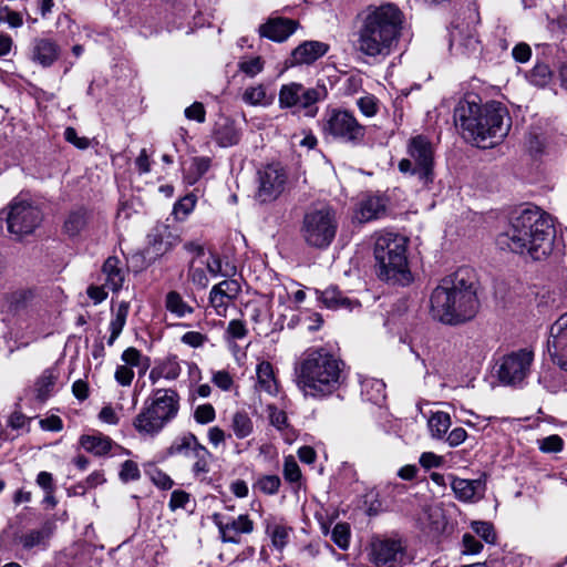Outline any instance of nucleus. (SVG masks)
<instances>
[{
    "label": "nucleus",
    "mask_w": 567,
    "mask_h": 567,
    "mask_svg": "<svg viewBox=\"0 0 567 567\" xmlns=\"http://www.w3.org/2000/svg\"><path fill=\"white\" fill-rule=\"evenodd\" d=\"M556 230L553 218L537 207L523 209L508 228L498 235L497 245L534 260L545 259L553 251Z\"/></svg>",
    "instance_id": "f257e3e1"
},
{
    "label": "nucleus",
    "mask_w": 567,
    "mask_h": 567,
    "mask_svg": "<svg viewBox=\"0 0 567 567\" xmlns=\"http://www.w3.org/2000/svg\"><path fill=\"white\" fill-rule=\"evenodd\" d=\"M454 120L464 138L482 148L496 145L511 127L508 112L498 102L481 105L474 100H462L454 110Z\"/></svg>",
    "instance_id": "f03ea898"
},
{
    "label": "nucleus",
    "mask_w": 567,
    "mask_h": 567,
    "mask_svg": "<svg viewBox=\"0 0 567 567\" xmlns=\"http://www.w3.org/2000/svg\"><path fill=\"white\" fill-rule=\"evenodd\" d=\"M431 313L446 324H460L475 317L478 300L471 271L458 269L444 277L431 295Z\"/></svg>",
    "instance_id": "7ed1b4c3"
},
{
    "label": "nucleus",
    "mask_w": 567,
    "mask_h": 567,
    "mask_svg": "<svg viewBox=\"0 0 567 567\" xmlns=\"http://www.w3.org/2000/svg\"><path fill=\"white\" fill-rule=\"evenodd\" d=\"M402 25V12L392 3L368 11L358 31V50L367 56H388L395 47Z\"/></svg>",
    "instance_id": "20e7f679"
},
{
    "label": "nucleus",
    "mask_w": 567,
    "mask_h": 567,
    "mask_svg": "<svg viewBox=\"0 0 567 567\" xmlns=\"http://www.w3.org/2000/svg\"><path fill=\"white\" fill-rule=\"evenodd\" d=\"M408 238L400 234L391 231L375 234L373 254L379 278L402 286L413 280L408 260Z\"/></svg>",
    "instance_id": "39448f33"
},
{
    "label": "nucleus",
    "mask_w": 567,
    "mask_h": 567,
    "mask_svg": "<svg viewBox=\"0 0 567 567\" xmlns=\"http://www.w3.org/2000/svg\"><path fill=\"white\" fill-rule=\"evenodd\" d=\"M179 395L174 389H156L135 416L133 425L141 435L154 436L178 413Z\"/></svg>",
    "instance_id": "423d86ee"
},
{
    "label": "nucleus",
    "mask_w": 567,
    "mask_h": 567,
    "mask_svg": "<svg viewBox=\"0 0 567 567\" xmlns=\"http://www.w3.org/2000/svg\"><path fill=\"white\" fill-rule=\"evenodd\" d=\"M409 158L399 163L400 172L409 173L417 179L422 188L427 187L434 179V151L431 142L423 135L412 137L408 145Z\"/></svg>",
    "instance_id": "0eeeda50"
},
{
    "label": "nucleus",
    "mask_w": 567,
    "mask_h": 567,
    "mask_svg": "<svg viewBox=\"0 0 567 567\" xmlns=\"http://www.w3.org/2000/svg\"><path fill=\"white\" fill-rule=\"evenodd\" d=\"M169 455H183L192 462L190 472L196 481L204 482L210 472L213 454L193 433L177 437L168 447Z\"/></svg>",
    "instance_id": "6e6552de"
},
{
    "label": "nucleus",
    "mask_w": 567,
    "mask_h": 567,
    "mask_svg": "<svg viewBox=\"0 0 567 567\" xmlns=\"http://www.w3.org/2000/svg\"><path fill=\"white\" fill-rule=\"evenodd\" d=\"M7 229L17 238L33 233L42 220V213L30 200L18 196L12 199L6 214Z\"/></svg>",
    "instance_id": "1a4fd4ad"
},
{
    "label": "nucleus",
    "mask_w": 567,
    "mask_h": 567,
    "mask_svg": "<svg viewBox=\"0 0 567 567\" xmlns=\"http://www.w3.org/2000/svg\"><path fill=\"white\" fill-rule=\"evenodd\" d=\"M534 353L527 349L513 351L501 358L496 374L504 385H519L530 372Z\"/></svg>",
    "instance_id": "9d476101"
},
{
    "label": "nucleus",
    "mask_w": 567,
    "mask_h": 567,
    "mask_svg": "<svg viewBox=\"0 0 567 567\" xmlns=\"http://www.w3.org/2000/svg\"><path fill=\"white\" fill-rule=\"evenodd\" d=\"M257 183L256 198L261 203L275 200L286 189L288 172L281 163H269L259 168Z\"/></svg>",
    "instance_id": "9b49d317"
},
{
    "label": "nucleus",
    "mask_w": 567,
    "mask_h": 567,
    "mask_svg": "<svg viewBox=\"0 0 567 567\" xmlns=\"http://www.w3.org/2000/svg\"><path fill=\"white\" fill-rule=\"evenodd\" d=\"M295 382L305 396L316 398L319 391V349L305 350L295 363Z\"/></svg>",
    "instance_id": "f8f14e48"
},
{
    "label": "nucleus",
    "mask_w": 567,
    "mask_h": 567,
    "mask_svg": "<svg viewBox=\"0 0 567 567\" xmlns=\"http://www.w3.org/2000/svg\"><path fill=\"white\" fill-rule=\"evenodd\" d=\"M319 94L315 89H306L300 83L284 84L279 91V106L281 109L298 107L305 115L313 117L317 114Z\"/></svg>",
    "instance_id": "ddd939ff"
},
{
    "label": "nucleus",
    "mask_w": 567,
    "mask_h": 567,
    "mask_svg": "<svg viewBox=\"0 0 567 567\" xmlns=\"http://www.w3.org/2000/svg\"><path fill=\"white\" fill-rule=\"evenodd\" d=\"M348 369L333 353L321 352V396L331 395L346 384Z\"/></svg>",
    "instance_id": "4468645a"
},
{
    "label": "nucleus",
    "mask_w": 567,
    "mask_h": 567,
    "mask_svg": "<svg viewBox=\"0 0 567 567\" xmlns=\"http://www.w3.org/2000/svg\"><path fill=\"white\" fill-rule=\"evenodd\" d=\"M405 547L400 539L378 538L371 545V560L377 567H398L406 561Z\"/></svg>",
    "instance_id": "2eb2a0df"
},
{
    "label": "nucleus",
    "mask_w": 567,
    "mask_h": 567,
    "mask_svg": "<svg viewBox=\"0 0 567 567\" xmlns=\"http://www.w3.org/2000/svg\"><path fill=\"white\" fill-rule=\"evenodd\" d=\"M327 133L346 141L360 140L364 135V128L354 116L347 111L333 110L327 121Z\"/></svg>",
    "instance_id": "dca6fc26"
},
{
    "label": "nucleus",
    "mask_w": 567,
    "mask_h": 567,
    "mask_svg": "<svg viewBox=\"0 0 567 567\" xmlns=\"http://www.w3.org/2000/svg\"><path fill=\"white\" fill-rule=\"evenodd\" d=\"M547 350L553 362L567 371V312L551 324Z\"/></svg>",
    "instance_id": "f3484780"
},
{
    "label": "nucleus",
    "mask_w": 567,
    "mask_h": 567,
    "mask_svg": "<svg viewBox=\"0 0 567 567\" xmlns=\"http://www.w3.org/2000/svg\"><path fill=\"white\" fill-rule=\"evenodd\" d=\"M213 522L218 527L221 540L225 543L238 544L241 534H250L254 529V522L246 514L236 518L214 514Z\"/></svg>",
    "instance_id": "a211bd4d"
},
{
    "label": "nucleus",
    "mask_w": 567,
    "mask_h": 567,
    "mask_svg": "<svg viewBox=\"0 0 567 567\" xmlns=\"http://www.w3.org/2000/svg\"><path fill=\"white\" fill-rule=\"evenodd\" d=\"M298 28V22L292 19L271 17L258 28V33L274 42L286 41Z\"/></svg>",
    "instance_id": "6ab92c4d"
},
{
    "label": "nucleus",
    "mask_w": 567,
    "mask_h": 567,
    "mask_svg": "<svg viewBox=\"0 0 567 567\" xmlns=\"http://www.w3.org/2000/svg\"><path fill=\"white\" fill-rule=\"evenodd\" d=\"M147 238L146 252L152 257L163 256L179 243V236L174 234L168 226L156 227Z\"/></svg>",
    "instance_id": "aec40b11"
},
{
    "label": "nucleus",
    "mask_w": 567,
    "mask_h": 567,
    "mask_svg": "<svg viewBox=\"0 0 567 567\" xmlns=\"http://www.w3.org/2000/svg\"><path fill=\"white\" fill-rule=\"evenodd\" d=\"M386 213V199L380 195H367L357 206L354 218L359 223H368L382 218Z\"/></svg>",
    "instance_id": "412c9836"
},
{
    "label": "nucleus",
    "mask_w": 567,
    "mask_h": 567,
    "mask_svg": "<svg viewBox=\"0 0 567 567\" xmlns=\"http://www.w3.org/2000/svg\"><path fill=\"white\" fill-rule=\"evenodd\" d=\"M127 275L126 266L115 256L109 257L101 270V280L113 292L122 289Z\"/></svg>",
    "instance_id": "4be33fe9"
},
{
    "label": "nucleus",
    "mask_w": 567,
    "mask_h": 567,
    "mask_svg": "<svg viewBox=\"0 0 567 567\" xmlns=\"http://www.w3.org/2000/svg\"><path fill=\"white\" fill-rule=\"evenodd\" d=\"M80 445L89 453L95 456H103L110 453L114 447L128 455L131 452L117 445L111 437L95 432L93 434H85L80 437Z\"/></svg>",
    "instance_id": "5701e85b"
},
{
    "label": "nucleus",
    "mask_w": 567,
    "mask_h": 567,
    "mask_svg": "<svg viewBox=\"0 0 567 567\" xmlns=\"http://www.w3.org/2000/svg\"><path fill=\"white\" fill-rule=\"evenodd\" d=\"M451 487L455 497L465 503L478 501L483 495V484L478 480H465L454 475H450Z\"/></svg>",
    "instance_id": "b1692460"
},
{
    "label": "nucleus",
    "mask_w": 567,
    "mask_h": 567,
    "mask_svg": "<svg viewBox=\"0 0 567 567\" xmlns=\"http://www.w3.org/2000/svg\"><path fill=\"white\" fill-rule=\"evenodd\" d=\"M240 137V130L236 126L234 120L224 117L215 124L213 138L220 147L234 146L239 143Z\"/></svg>",
    "instance_id": "393cba45"
},
{
    "label": "nucleus",
    "mask_w": 567,
    "mask_h": 567,
    "mask_svg": "<svg viewBox=\"0 0 567 567\" xmlns=\"http://www.w3.org/2000/svg\"><path fill=\"white\" fill-rule=\"evenodd\" d=\"M59 56L56 43L50 39H34L32 42L31 58L34 62L47 68L53 64Z\"/></svg>",
    "instance_id": "a878e982"
},
{
    "label": "nucleus",
    "mask_w": 567,
    "mask_h": 567,
    "mask_svg": "<svg viewBox=\"0 0 567 567\" xmlns=\"http://www.w3.org/2000/svg\"><path fill=\"white\" fill-rule=\"evenodd\" d=\"M182 373V367L177 357L171 355L157 363L148 374L152 384H156L161 379L169 381L176 380Z\"/></svg>",
    "instance_id": "bb28decb"
},
{
    "label": "nucleus",
    "mask_w": 567,
    "mask_h": 567,
    "mask_svg": "<svg viewBox=\"0 0 567 567\" xmlns=\"http://www.w3.org/2000/svg\"><path fill=\"white\" fill-rule=\"evenodd\" d=\"M59 372L54 368L45 369L37 379L33 386V393L39 402L47 401L53 393Z\"/></svg>",
    "instance_id": "cd10ccee"
},
{
    "label": "nucleus",
    "mask_w": 567,
    "mask_h": 567,
    "mask_svg": "<svg viewBox=\"0 0 567 567\" xmlns=\"http://www.w3.org/2000/svg\"><path fill=\"white\" fill-rule=\"evenodd\" d=\"M257 386L259 390L271 396L277 395L279 391L278 381L275 377L272 364L268 361H261L256 368Z\"/></svg>",
    "instance_id": "c85d7f7f"
},
{
    "label": "nucleus",
    "mask_w": 567,
    "mask_h": 567,
    "mask_svg": "<svg viewBox=\"0 0 567 567\" xmlns=\"http://www.w3.org/2000/svg\"><path fill=\"white\" fill-rule=\"evenodd\" d=\"M89 220V213L84 208H76L71 210L63 224V231L69 237H76L86 227Z\"/></svg>",
    "instance_id": "c756f323"
},
{
    "label": "nucleus",
    "mask_w": 567,
    "mask_h": 567,
    "mask_svg": "<svg viewBox=\"0 0 567 567\" xmlns=\"http://www.w3.org/2000/svg\"><path fill=\"white\" fill-rule=\"evenodd\" d=\"M361 395L365 401L380 404L385 399V384L382 380L365 378L361 381Z\"/></svg>",
    "instance_id": "7c9ffc66"
},
{
    "label": "nucleus",
    "mask_w": 567,
    "mask_h": 567,
    "mask_svg": "<svg viewBox=\"0 0 567 567\" xmlns=\"http://www.w3.org/2000/svg\"><path fill=\"white\" fill-rule=\"evenodd\" d=\"M319 58V43L306 41L298 45L291 53V65L311 64Z\"/></svg>",
    "instance_id": "2f4dec72"
},
{
    "label": "nucleus",
    "mask_w": 567,
    "mask_h": 567,
    "mask_svg": "<svg viewBox=\"0 0 567 567\" xmlns=\"http://www.w3.org/2000/svg\"><path fill=\"white\" fill-rule=\"evenodd\" d=\"M52 535V528L45 524L39 529H31L19 537V543L27 550L34 547L45 546Z\"/></svg>",
    "instance_id": "473e14b6"
},
{
    "label": "nucleus",
    "mask_w": 567,
    "mask_h": 567,
    "mask_svg": "<svg viewBox=\"0 0 567 567\" xmlns=\"http://www.w3.org/2000/svg\"><path fill=\"white\" fill-rule=\"evenodd\" d=\"M321 248L328 246L333 240L337 229L338 219L336 212L331 208H321Z\"/></svg>",
    "instance_id": "72a5a7b5"
},
{
    "label": "nucleus",
    "mask_w": 567,
    "mask_h": 567,
    "mask_svg": "<svg viewBox=\"0 0 567 567\" xmlns=\"http://www.w3.org/2000/svg\"><path fill=\"white\" fill-rule=\"evenodd\" d=\"M321 303L330 309L346 308L352 310L353 307H358V301H352L349 298L342 297L341 292L336 288H328L321 292Z\"/></svg>",
    "instance_id": "f704fd0d"
},
{
    "label": "nucleus",
    "mask_w": 567,
    "mask_h": 567,
    "mask_svg": "<svg viewBox=\"0 0 567 567\" xmlns=\"http://www.w3.org/2000/svg\"><path fill=\"white\" fill-rule=\"evenodd\" d=\"M266 533L272 546L277 550H282L290 540L291 528L285 524L272 522L267 525Z\"/></svg>",
    "instance_id": "c9c22d12"
},
{
    "label": "nucleus",
    "mask_w": 567,
    "mask_h": 567,
    "mask_svg": "<svg viewBox=\"0 0 567 567\" xmlns=\"http://www.w3.org/2000/svg\"><path fill=\"white\" fill-rule=\"evenodd\" d=\"M165 308L168 312L177 318H184L194 312V308L189 306L175 290L169 291L165 297Z\"/></svg>",
    "instance_id": "e433bc0d"
},
{
    "label": "nucleus",
    "mask_w": 567,
    "mask_h": 567,
    "mask_svg": "<svg viewBox=\"0 0 567 567\" xmlns=\"http://www.w3.org/2000/svg\"><path fill=\"white\" fill-rule=\"evenodd\" d=\"M230 429L237 439L244 440L252 434L254 423L248 413L238 411L231 417Z\"/></svg>",
    "instance_id": "4c0bfd02"
},
{
    "label": "nucleus",
    "mask_w": 567,
    "mask_h": 567,
    "mask_svg": "<svg viewBox=\"0 0 567 567\" xmlns=\"http://www.w3.org/2000/svg\"><path fill=\"white\" fill-rule=\"evenodd\" d=\"M282 475L286 482L291 484L295 489H300L303 485L301 470L292 455L284 458Z\"/></svg>",
    "instance_id": "58836bf2"
},
{
    "label": "nucleus",
    "mask_w": 567,
    "mask_h": 567,
    "mask_svg": "<svg viewBox=\"0 0 567 567\" xmlns=\"http://www.w3.org/2000/svg\"><path fill=\"white\" fill-rule=\"evenodd\" d=\"M210 158L205 156L194 157L189 167L185 171L184 179L188 185H194L207 173L210 167Z\"/></svg>",
    "instance_id": "ea45409f"
},
{
    "label": "nucleus",
    "mask_w": 567,
    "mask_h": 567,
    "mask_svg": "<svg viewBox=\"0 0 567 567\" xmlns=\"http://www.w3.org/2000/svg\"><path fill=\"white\" fill-rule=\"evenodd\" d=\"M302 233L309 245L319 246V213H307L303 220Z\"/></svg>",
    "instance_id": "a19ab883"
},
{
    "label": "nucleus",
    "mask_w": 567,
    "mask_h": 567,
    "mask_svg": "<svg viewBox=\"0 0 567 567\" xmlns=\"http://www.w3.org/2000/svg\"><path fill=\"white\" fill-rule=\"evenodd\" d=\"M451 426V417L446 412H435L429 419V429L434 439H442Z\"/></svg>",
    "instance_id": "79ce46f5"
},
{
    "label": "nucleus",
    "mask_w": 567,
    "mask_h": 567,
    "mask_svg": "<svg viewBox=\"0 0 567 567\" xmlns=\"http://www.w3.org/2000/svg\"><path fill=\"white\" fill-rule=\"evenodd\" d=\"M243 100L249 105H266L271 102V99H267L266 89L261 84L247 87L243 94Z\"/></svg>",
    "instance_id": "37998d69"
},
{
    "label": "nucleus",
    "mask_w": 567,
    "mask_h": 567,
    "mask_svg": "<svg viewBox=\"0 0 567 567\" xmlns=\"http://www.w3.org/2000/svg\"><path fill=\"white\" fill-rule=\"evenodd\" d=\"M351 538L350 526L347 523L337 524L331 532V539L340 549H348Z\"/></svg>",
    "instance_id": "c03bdc74"
},
{
    "label": "nucleus",
    "mask_w": 567,
    "mask_h": 567,
    "mask_svg": "<svg viewBox=\"0 0 567 567\" xmlns=\"http://www.w3.org/2000/svg\"><path fill=\"white\" fill-rule=\"evenodd\" d=\"M8 24L11 29L20 28L23 24L22 14L10 9L0 1V25Z\"/></svg>",
    "instance_id": "a18cd8bd"
},
{
    "label": "nucleus",
    "mask_w": 567,
    "mask_h": 567,
    "mask_svg": "<svg viewBox=\"0 0 567 567\" xmlns=\"http://www.w3.org/2000/svg\"><path fill=\"white\" fill-rule=\"evenodd\" d=\"M130 305L126 301H121L116 309L113 312V317L110 321V330H114L115 332H122L126 319L128 316Z\"/></svg>",
    "instance_id": "49530a36"
},
{
    "label": "nucleus",
    "mask_w": 567,
    "mask_h": 567,
    "mask_svg": "<svg viewBox=\"0 0 567 567\" xmlns=\"http://www.w3.org/2000/svg\"><path fill=\"white\" fill-rule=\"evenodd\" d=\"M528 79L536 86H545L551 79V71L545 63H537L529 72Z\"/></svg>",
    "instance_id": "de8ad7c7"
},
{
    "label": "nucleus",
    "mask_w": 567,
    "mask_h": 567,
    "mask_svg": "<svg viewBox=\"0 0 567 567\" xmlns=\"http://www.w3.org/2000/svg\"><path fill=\"white\" fill-rule=\"evenodd\" d=\"M121 358L126 365L142 368L143 372L146 371V369L148 368V359L143 358L141 351L137 350L136 348H127L126 350L123 351Z\"/></svg>",
    "instance_id": "09e8293b"
},
{
    "label": "nucleus",
    "mask_w": 567,
    "mask_h": 567,
    "mask_svg": "<svg viewBox=\"0 0 567 567\" xmlns=\"http://www.w3.org/2000/svg\"><path fill=\"white\" fill-rule=\"evenodd\" d=\"M197 198L194 194H188L181 198L173 209V214L177 219L186 218L195 208Z\"/></svg>",
    "instance_id": "8fccbe9b"
},
{
    "label": "nucleus",
    "mask_w": 567,
    "mask_h": 567,
    "mask_svg": "<svg viewBox=\"0 0 567 567\" xmlns=\"http://www.w3.org/2000/svg\"><path fill=\"white\" fill-rule=\"evenodd\" d=\"M212 289L218 291L220 295L231 301L235 300L241 292L240 284L235 279L223 280L219 284L213 286Z\"/></svg>",
    "instance_id": "3c124183"
},
{
    "label": "nucleus",
    "mask_w": 567,
    "mask_h": 567,
    "mask_svg": "<svg viewBox=\"0 0 567 567\" xmlns=\"http://www.w3.org/2000/svg\"><path fill=\"white\" fill-rule=\"evenodd\" d=\"M206 268L213 276H224V277H230L236 274L235 267H229L228 264H226V268L223 267L221 259L216 255H210L209 259L206 261Z\"/></svg>",
    "instance_id": "603ef678"
},
{
    "label": "nucleus",
    "mask_w": 567,
    "mask_h": 567,
    "mask_svg": "<svg viewBox=\"0 0 567 567\" xmlns=\"http://www.w3.org/2000/svg\"><path fill=\"white\" fill-rule=\"evenodd\" d=\"M471 527L475 534H477L487 544H494L496 542V534L492 523L483 520H474L471 523Z\"/></svg>",
    "instance_id": "864d4df0"
},
{
    "label": "nucleus",
    "mask_w": 567,
    "mask_h": 567,
    "mask_svg": "<svg viewBox=\"0 0 567 567\" xmlns=\"http://www.w3.org/2000/svg\"><path fill=\"white\" fill-rule=\"evenodd\" d=\"M31 420V417L24 415L21 411H13L7 420V426L16 431L28 433L30 431Z\"/></svg>",
    "instance_id": "5fc2aeb1"
},
{
    "label": "nucleus",
    "mask_w": 567,
    "mask_h": 567,
    "mask_svg": "<svg viewBox=\"0 0 567 567\" xmlns=\"http://www.w3.org/2000/svg\"><path fill=\"white\" fill-rule=\"evenodd\" d=\"M188 279L199 288H206L208 285V277L203 266H196V261L193 260L188 267Z\"/></svg>",
    "instance_id": "6e6d98bb"
},
{
    "label": "nucleus",
    "mask_w": 567,
    "mask_h": 567,
    "mask_svg": "<svg viewBox=\"0 0 567 567\" xmlns=\"http://www.w3.org/2000/svg\"><path fill=\"white\" fill-rule=\"evenodd\" d=\"M31 297V292L28 291H17L11 293L9 297L10 311L13 313H20L23 311L27 308Z\"/></svg>",
    "instance_id": "4d7b16f0"
},
{
    "label": "nucleus",
    "mask_w": 567,
    "mask_h": 567,
    "mask_svg": "<svg viewBox=\"0 0 567 567\" xmlns=\"http://www.w3.org/2000/svg\"><path fill=\"white\" fill-rule=\"evenodd\" d=\"M230 301L231 300H228V298L224 297L218 291L210 289L209 303L214 308L217 316H219V317L227 316V310H228Z\"/></svg>",
    "instance_id": "13d9d810"
},
{
    "label": "nucleus",
    "mask_w": 567,
    "mask_h": 567,
    "mask_svg": "<svg viewBox=\"0 0 567 567\" xmlns=\"http://www.w3.org/2000/svg\"><path fill=\"white\" fill-rule=\"evenodd\" d=\"M357 105L361 113L368 117L374 116L379 110L378 99L372 94L358 99Z\"/></svg>",
    "instance_id": "bf43d9fd"
},
{
    "label": "nucleus",
    "mask_w": 567,
    "mask_h": 567,
    "mask_svg": "<svg viewBox=\"0 0 567 567\" xmlns=\"http://www.w3.org/2000/svg\"><path fill=\"white\" fill-rule=\"evenodd\" d=\"M267 413L269 422L277 430L282 431L288 427L287 414L282 410H279L274 404L267 406Z\"/></svg>",
    "instance_id": "052dcab7"
},
{
    "label": "nucleus",
    "mask_w": 567,
    "mask_h": 567,
    "mask_svg": "<svg viewBox=\"0 0 567 567\" xmlns=\"http://www.w3.org/2000/svg\"><path fill=\"white\" fill-rule=\"evenodd\" d=\"M118 477L123 483L137 481L141 477L137 463L131 460L125 461L121 466Z\"/></svg>",
    "instance_id": "680f3d73"
},
{
    "label": "nucleus",
    "mask_w": 567,
    "mask_h": 567,
    "mask_svg": "<svg viewBox=\"0 0 567 567\" xmlns=\"http://www.w3.org/2000/svg\"><path fill=\"white\" fill-rule=\"evenodd\" d=\"M280 485L281 481L277 475H266L260 477L257 482L258 488L267 495L276 494L279 491Z\"/></svg>",
    "instance_id": "e2e57ef3"
},
{
    "label": "nucleus",
    "mask_w": 567,
    "mask_h": 567,
    "mask_svg": "<svg viewBox=\"0 0 567 567\" xmlns=\"http://www.w3.org/2000/svg\"><path fill=\"white\" fill-rule=\"evenodd\" d=\"M264 69V61L260 56H254L239 62V70L246 75L252 78Z\"/></svg>",
    "instance_id": "0e129e2a"
},
{
    "label": "nucleus",
    "mask_w": 567,
    "mask_h": 567,
    "mask_svg": "<svg viewBox=\"0 0 567 567\" xmlns=\"http://www.w3.org/2000/svg\"><path fill=\"white\" fill-rule=\"evenodd\" d=\"M216 417L215 409L212 404H200L195 409L194 419L199 424H208Z\"/></svg>",
    "instance_id": "69168bd1"
},
{
    "label": "nucleus",
    "mask_w": 567,
    "mask_h": 567,
    "mask_svg": "<svg viewBox=\"0 0 567 567\" xmlns=\"http://www.w3.org/2000/svg\"><path fill=\"white\" fill-rule=\"evenodd\" d=\"M185 117L190 121L204 123L206 120V111L204 104L200 102H194L192 105L185 109Z\"/></svg>",
    "instance_id": "338daca9"
},
{
    "label": "nucleus",
    "mask_w": 567,
    "mask_h": 567,
    "mask_svg": "<svg viewBox=\"0 0 567 567\" xmlns=\"http://www.w3.org/2000/svg\"><path fill=\"white\" fill-rule=\"evenodd\" d=\"M421 466L425 470L441 467L444 463V457L433 452H423L419 458Z\"/></svg>",
    "instance_id": "774afa93"
}]
</instances>
